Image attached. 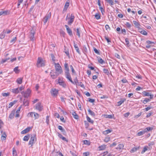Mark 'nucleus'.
<instances>
[{
    "instance_id": "nucleus-55",
    "label": "nucleus",
    "mask_w": 156,
    "mask_h": 156,
    "mask_svg": "<svg viewBox=\"0 0 156 156\" xmlns=\"http://www.w3.org/2000/svg\"><path fill=\"white\" fill-rule=\"evenodd\" d=\"M63 154L60 151H58L56 154V156H63Z\"/></svg>"
},
{
    "instance_id": "nucleus-2",
    "label": "nucleus",
    "mask_w": 156,
    "mask_h": 156,
    "mask_svg": "<svg viewBox=\"0 0 156 156\" xmlns=\"http://www.w3.org/2000/svg\"><path fill=\"white\" fill-rule=\"evenodd\" d=\"M37 66L38 67L44 66H45L44 61L41 57H39L38 58Z\"/></svg>"
},
{
    "instance_id": "nucleus-25",
    "label": "nucleus",
    "mask_w": 156,
    "mask_h": 156,
    "mask_svg": "<svg viewBox=\"0 0 156 156\" xmlns=\"http://www.w3.org/2000/svg\"><path fill=\"white\" fill-rule=\"evenodd\" d=\"M97 59L98 62L101 64H103L105 63V62L100 57L98 56Z\"/></svg>"
},
{
    "instance_id": "nucleus-6",
    "label": "nucleus",
    "mask_w": 156,
    "mask_h": 156,
    "mask_svg": "<svg viewBox=\"0 0 156 156\" xmlns=\"http://www.w3.org/2000/svg\"><path fill=\"white\" fill-rule=\"evenodd\" d=\"M50 92L52 96L56 97L58 93V90L55 88H52L51 89Z\"/></svg>"
},
{
    "instance_id": "nucleus-22",
    "label": "nucleus",
    "mask_w": 156,
    "mask_h": 156,
    "mask_svg": "<svg viewBox=\"0 0 156 156\" xmlns=\"http://www.w3.org/2000/svg\"><path fill=\"white\" fill-rule=\"evenodd\" d=\"M30 127H28L27 128H26L25 129L23 130L21 132V134H25L27 133L29 131H30Z\"/></svg>"
},
{
    "instance_id": "nucleus-50",
    "label": "nucleus",
    "mask_w": 156,
    "mask_h": 156,
    "mask_svg": "<svg viewBox=\"0 0 156 156\" xmlns=\"http://www.w3.org/2000/svg\"><path fill=\"white\" fill-rule=\"evenodd\" d=\"M110 137H106L104 139V141L106 143H108L110 140Z\"/></svg>"
},
{
    "instance_id": "nucleus-35",
    "label": "nucleus",
    "mask_w": 156,
    "mask_h": 156,
    "mask_svg": "<svg viewBox=\"0 0 156 156\" xmlns=\"http://www.w3.org/2000/svg\"><path fill=\"white\" fill-rule=\"evenodd\" d=\"M30 137L29 134H28L24 136L23 138V140L25 141H28Z\"/></svg>"
},
{
    "instance_id": "nucleus-4",
    "label": "nucleus",
    "mask_w": 156,
    "mask_h": 156,
    "mask_svg": "<svg viewBox=\"0 0 156 156\" xmlns=\"http://www.w3.org/2000/svg\"><path fill=\"white\" fill-rule=\"evenodd\" d=\"M27 116L28 117H34L35 119H38L39 117V115L35 112H30L28 114Z\"/></svg>"
},
{
    "instance_id": "nucleus-43",
    "label": "nucleus",
    "mask_w": 156,
    "mask_h": 156,
    "mask_svg": "<svg viewBox=\"0 0 156 156\" xmlns=\"http://www.w3.org/2000/svg\"><path fill=\"white\" fill-rule=\"evenodd\" d=\"M12 154L13 156H16L17 155L16 151L14 148H13Z\"/></svg>"
},
{
    "instance_id": "nucleus-23",
    "label": "nucleus",
    "mask_w": 156,
    "mask_h": 156,
    "mask_svg": "<svg viewBox=\"0 0 156 156\" xmlns=\"http://www.w3.org/2000/svg\"><path fill=\"white\" fill-rule=\"evenodd\" d=\"M11 91L13 93L15 94H17L20 92L19 90L18 87L16 88H13L12 89Z\"/></svg>"
},
{
    "instance_id": "nucleus-18",
    "label": "nucleus",
    "mask_w": 156,
    "mask_h": 156,
    "mask_svg": "<svg viewBox=\"0 0 156 156\" xmlns=\"http://www.w3.org/2000/svg\"><path fill=\"white\" fill-rule=\"evenodd\" d=\"M138 31L142 34L144 35H147V32L145 30H143L140 28L138 30Z\"/></svg>"
},
{
    "instance_id": "nucleus-51",
    "label": "nucleus",
    "mask_w": 156,
    "mask_h": 156,
    "mask_svg": "<svg viewBox=\"0 0 156 156\" xmlns=\"http://www.w3.org/2000/svg\"><path fill=\"white\" fill-rule=\"evenodd\" d=\"M99 8L100 9V10L101 11L102 14L103 15L104 13H103L105 12V10L101 6H100V7H99Z\"/></svg>"
},
{
    "instance_id": "nucleus-21",
    "label": "nucleus",
    "mask_w": 156,
    "mask_h": 156,
    "mask_svg": "<svg viewBox=\"0 0 156 156\" xmlns=\"http://www.w3.org/2000/svg\"><path fill=\"white\" fill-rule=\"evenodd\" d=\"M15 113V110H13L12 111L11 113L9 115V118L11 119H12L14 118Z\"/></svg>"
},
{
    "instance_id": "nucleus-64",
    "label": "nucleus",
    "mask_w": 156,
    "mask_h": 156,
    "mask_svg": "<svg viewBox=\"0 0 156 156\" xmlns=\"http://www.w3.org/2000/svg\"><path fill=\"white\" fill-rule=\"evenodd\" d=\"M105 28L106 29V30H110V28L109 26L107 24L105 26Z\"/></svg>"
},
{
    "instance_id": "nucleus-20",
    "label": "nucleus",
    "mask_w": 156,
    "mask_h": 156,
    "mask_svg": "<svg viewBox=\"0 0 156 156\" xmlns=\"http://www.w3.org/2000/svg\"><path fill=\"white\" fill-rule=\"evenodd\" d=\"M6 31L5 30H4L3 32L0 34V38L1 39H4L5 36Z\"/></svg>"
},
{
    "instance_id": "nucleus-27",
    "label": "nucleus",
    "mask_w": 156,
    "mask_h": 156,
    "mask_svg": "<svg viewBox=\"0 0 156 156\" xmlns=\"http://www.w3.org/2000/svg\"><path fill=\"white\" fill-rule=\"evenodd\" d=\"M6 135L5 132H4L2 135L1 137V140H4L6 139Z\"/></svg>"
},
{
    "instance_id": "nucleus-38",
    "label": "nucleus",
    "mask_w": 156,
    "mask_h": 156,
    "mask_svg": "<svg viewBox=\"0 0 156 156\" xmlns=\"http://www.w3.org/2000/svg\"><path fill=\"white\" fill-rule=\"evenodd\" d=\"M16 102L17 101L14 100L13 102H10L9 104V108H11L14 104L16 103Z\"/></svg>"
},
{
    "instance_id": "nucleus-53",
    "label": "nucleus",
    "mask_w": 156,
    "mask_h": 156,
    "mask_svg": "<svg viewBox=\"0 0 156 156\" xmlns=\"http://www.w3.org/2000/svg\"><path fill=\"white\" fill-rule=\"evenodd\" d=\"M147 150V147H144L143 150L141 152V154H143Z\"/></svg>"
},
{
    "instance_id": "nucleus-36",
    "label": "nucleus",
    "mask_w": 156,
    "mask_h": 156,
    "mask_svg": "<svg viewBox=\"0 0 156 156\" xmlns=\"http://www.w3.org/2000/svg\"><path fill=\"white\" fill-rule=\"evenodd\" d=\"M87 119V121L89 122L90 123H91L92 124H93L94 123V121L91 120L90 118L87 115L86 116Z\"/></svg>"
},
{
    "instance_id": "nucleus-9",
    "label": "nucleus",
    "mask_w": 156,
    "mask_h": 156,
    "mask_svg": "<svg viewBox=\"0 0 156 156\" xmlns=\"http://www.w3.org/2000/svg\"><path fill=\"white\" fill-rule=\"evenodd\" d=\"M50 74L51 77L53 79H55L59 75L56 72H55L54 70H51Z\"/></svg>"
},
{
    "instance_id": "nucleus-29",
    "label": "nucleus",
    "mask_w": 156,
    "mask_h": 156,
    "mask_svg": "<svg viewBox=\"0 0 156 156\" xmlns=\"http://www.w3.org/2000/svg\"><path fill=\"white\" fill-rule=\"evenodd\" d=\"M23 104L24 106H28L29 105V102L28 100L24 99L23 101Z\"/></svg>"
},
{
    "instance_id": "nucleus-31",
    "label": "nucleus",
    "mask_w": 156,
    "mask_h": 156,
    "mask_svg": "<svg viewBox=\"0 0 156 156\" xmlns=\"http://www.w3.org/2000/svg\"><path fill=\"white\" fill-rule=\"evenodd\" d=\"M106 148V145H103L101 146H99L98 147L99 150L100 151L103 150H105Z\"/></svg>"
},
{
    "instance_id": "nucleus-17",
    "label": "nucleus",
    "mask_w": 156,
    "mask_h": 156,
    "mask_svg": "<svg viewBox=\"0 0 156 156\" xmlns=\"http://www.w3.org/2000/svg\"><path fill=\"white\" fill-rule=\"evenodd\" d=\"M58 128L61 131V132L64 135H66V133L65 129H63L61 126H58Z\"/></svg>"
},
{
    "instance_id": "nucleus-37",
    "label": "nucleus",
    "mask_w": 156,
    "mask_h": 156,
    "mask_svg": "<svg viewBox=\"0 0 156 156\" xmlns=\"http://www.w3.org/2000/svg\"><path fill=\"white\" fill-rule=\"evenodd\" d=\"M95 17L97 20L100 19L101 18V16L100 14L98 13H96L95 15Z\"/></svg>"
},
{
    "instance_id": "nucleus-33",
    "label": "nucleus",
    "mask_w": 156,
    "mask_h": 156,
    "mask_svg": "<svg viewBox=\"0 0 156 156\" xmlns=\"http://www.w3.org/2000/svg\"><path fill=\"white\" fill-rule=\"evenodd\" d=\"M22 80H23L22 78H19L17 79V80H16V82L18 84H21L22 83Z\"/></svg>"
},
{
    "instance_id": "nucleus-34",
    "label": "nucleus",
    "mask_w": 156,
    "mask_h": 156,
    "mask_svg": "<svg viewBox=\"0 0 156 156\" xmlns=\"http://www.w3.org/2000/svg\"><path fill=\"white\" fill-rule=\"evenodd\" d=\"M151 99L148 98H145V99L143 100L142 101V102L144 104H146L147 102H149L151 101Z\"/></svg>"
},
{
    "instance_id": "nucleus-13",
    "label": "nucleus",
    "mask_w": 156,
    "mask_h": 156,
    "mask_svg": "<svg viewBox=\"0 0 156 156\" xmlns=\"http://www.w3.org/2000/svg\"><path fill=\"white\" fill-rule=\"evenodd\" d=\"M74 30L76 32V34L79 37H80L81 29L80 28H74Z\"/></svg>"
},
{
    "instance_id": "nucleus-61",
    "label": "nucleus",
    "mask_w": 156,
    "mask_h": 156,
    "mask_svg": "<svg viewBox=\"0 0 156 156\" xmlns=\"http://www.w3.org/2000/svg\"><path fill=\"white\" fill-rule=\"evenodd\" d=\"M83 51L84 52H87V48L85 45L83 47Z\"/></svg>"
},
{
    "instance_id": "nucleus-45",
    "label": "nucleus",
    "mask_w": 156,
    "mask_h": 156,
    "mask_svg": "<svg viewBox=\"0 0 156 156\" xmlns=\"http://www.w3.org/2000/svg\"><path fill=\"white\" fill-rule=\"evenodd\" d=\"M113 115H105V117L106 118L112 119L113 118Z\"/></svg>"
},
{
    "instance_id": "nucleus-30",
    "label": "nucleus",
    "mask_w": 156,
    "mask_h": 156,
    "mask_svg": "<svg viewBox=\"0 0 156 156\" xmlns=\"http://www.w3.org/2000/svg\"><path fill=\"white\" fill-rule=\"evenodd\" d=\"M112 131V130L108 129L104 131L103 132V133L105 135H106L111 133Z\"/></svg>"
},
{
    "instance_id": "nucleus-39",
    "label": "nucleus",
    "mask_w": 156,
    "mask_h": 156,
    "mask_svg": "<svg viewBox=\"0 0 156 156\" xmlns=\"http://www.w3.org/2000/svg\"><path fill=\"white\" fill-rule=\"evenodd\" d=\"M105 1L107 2L110 4L111 6L113 5L114 4L113 1H112V0H105Z\"/></svg>"
},
{
    "instance_id": "nucleus-59",
    "label": "nucleus",
    "mask_w": 156,
    "mask_h": 156,
    "mask_svg": "<svg viewBox=\"0 0 156 156\" xmlns=\"http://www.w3.org/2000/svg\"><path fill=\"white\" fill-rule=\"evenodd\" d=\"M152 107L151 106V105H149V106L147 108H145V110L146 111H148L149 110H150L152 108Z\"/></svg>"
},
{
    "instance_id": "nucleus-8",
    "label": "nucleus",
    "mask_w": 156,
    "mask_h": 156,
    "mask_svg": "<svg viewBox=\"0 0 156 156\" xmlns=\"http://www.w3.org/2000/svg\"><path fill=\"white\" fill-rule=\"evenodd\" d=\"M36 138L35 135H32L29 142V145H30L31 146H32L33 144L34 143V140H35L36 141Z\"/></svg>"
},
{
    "instance_id": "nucleus-60",
    "label": "nucleus",
    "mask_w": 156,
    "mask_h": 156,
    "mask_svg": "<svg viewBox=\"0 0 156 156\" xmlns=\"http://www.w3.org/2000/svg\"><path fill=\"white\" fill-rule=\"evenodd\" d=\"M9 59V58H7L5 59H2V63H4L7 61Z\"/></svg>"
},
{
    "instance_id": "nucleus-56",
    "label": "nucleus",
    "mask_w": 156,
    "mask_h": 156,
    "mask_svg": "<svg viewBox=\"0 0 156 156\" xmlns=\"http://www.w3.org/2000/svg\"><path fill=\"white\" fill-rule=\"evenodd\" d=\"M125 24L126 26V27L129 28H130L131 27V24L129 22H126Z\"/></svg>"
},
{
    "instance_id": "nucleus-48",
    "label": "nucleus",
    "mask_w": 156,
    "mask_h": 156,
    "mask_svg": "<svg viewBox=\"0 0 156 156\" xmlns=\"http://www.w3.org/2000/svg\"><path fill=\"white\" fill-rule=\"evenodd\" d=\"M137 150V148L136 147L133 148L130 151L131 153H133L136 151Z\"/></svg>"
},
{
    "instance_id": "nucleus-19",
    "label": "nucleus",
    "mask_w": 156,
    "mask_h": 156,
    "mask_svg": "<svg viewBox=\"0 0 156 156\" xmlns=\"http://www.w3.org/2000/svg\"><path fill=\"white\" fill-rule=\"evenodd\" d=\"M34 31L31 32L30 33L29 35V38L30 40L31 41H34Z\"/></svg>"
},
{
    "instance_id": "nucleus-49",
    "label": "nucleus",
    "mask_w": 156,
    "mask_h": 156,
    "mask_svg": "<svg viewBox=\"0 0 156 156\" xmlns=\"http://www.w3.org/2000/svg\"><path fill=\"white\" fill-rule=\"evenodd\" d=\"M83 143L85 144L90 145V142L87 140H83Z\"/></svg>"
},
{
    "instance_id": "nucleus-54",
    "label": "nucleus",
    "mask_w": 156,
    "mask_h": 156,
    "mask_svg": "<svg viewBox=\"0 0 156 156\" xmlns=\"http://www.w3.org/2000/svg\"><path fill=\"white\" fill-rule=\"evenodd\" d=\"M49 116L48 115L46 117V122L48 125L49 124Z\"/></svg>"
},
{
    "instance_id": "nucleus-28",
    "label": "nucleus",
    "mask_w": 156,
    "mask_h": 156,
    "mask_svg": "<svg viewBox=\"0 0 156 156\" xmlns=\"http://www.w3.org/2000/svg\"><path fill=\"white\" fill-rule=\"evenodd\" d=\"M65 68V72L69 71V69L68 66V65L67 63L65 62L64 64Z\"/></svg>"
},
{
    "instance_id": "nucleus-12",
    "label": "nucleus",
    "mask_w": 156,
    "mask_h": 156,
    "mask_svg": "<svg viewBox=\"0 0 156 156\" xmlns=\"http://www.w3.org/2000/svg\"><path fill=\"white\" fill-rule=\"evenodd\" d=\"M67 32L70 36H73V33L71 30L69 28V27L67 25H65Z\"/></svg>"
},
{
    "instance_id": "nucleus-16",
    "label": "nucleus",
    "mask_w": 156,
    "mask_h": 156,
    "mask_svg": "<svg viewBox=\"0 0 156 156\" xmlns=\"http://www.w3.org/2000/svg\"><path fill=\"white\" fill-rule=\"evenodd\" d=\"M9 11L8 10H5L0 12V16L1 15L5 16L9 14Z\"/></svg>"
},
{
    "instance_id": "nucleus-11",
    "label": "nucleus",
    "mask_w": 156,
    "mask_h": 156,
    "mask_svg": "<svg viewBox=\"0 0 156 156\" xmlns=\"http://www.w3.org/2000/svg\"><path fill=\"white\" fill-rule=\"evenodd\" d=\"M36 109L39 112L42 111L43 110V106L41 102L37 103L35 106Z\"/></svg>"
},
{
    "instance_id": "nucleus-63",
    "label": "nucleus",
    "mask_w": 156,
    "mask_h": 156,
    "mask_svg": "<svg viewBox=\"0 0 156 156\" xmlns=\"http://www.w3.org/2000/svg\"><path fill=\"white\" fill-rule=\"evenodd\" d=\"M75 49L76 50V52L78 53L80 55L81 53L79 49V48L78 47V46L77 47H75Z\"/></svg>"
},
{
    "instance_id": "nucleus-57",
    "label": "nucleus",
    "mask_w": 156,
    "mask_h": 156,
    "mask_svg": "<svg viewBox=\"0 0 156 156\" xmlns=\"http://www.w3.org/2000/svg\"><path fill=\"white\" fill-rule=\"evenodd\" d=\"M77 85L80 86L82 87H84V85L81 82H79L77 83Z\"/></svg>"
},
{
    "instance_id": "nucleus-46",
    "label": "nucleus",
    "mask_w": 156,
    "mask_h": 156,
    "mask_svg": "<svg viewBox=\"0 0 156 156\" xmlns=\"http://www.w3.org/2000/svg\"><path fill=\"white\" fill-rule=\"evenodd\" d=\"M74 81H73V82L74 83H73L74 84L77 85V83H78L79 82L78 80L77 79V78L76 76L74 79Z\"/></svg>"
},
{
    "instance_id": "nucleus-26",
    "label": "nucleus",
    "mask_w": 156,
    "mask_h": 156,
    "mask_svg": "<svg viewBox=\"0 0 156 156\" xmlns=\"http://www.w3.org/2000/svg\"><path fill=\"white\" fill-rule=\"evenodd\" d=\"M124 147V145L122 144H119L118 145V147L116 148V149L120 150L122 149H123Z\"/></svg>"
},
{
    "instance_id": "nucleus-15",
    "label": "nucleus",
    "mask_w": 156,
    "mask_h": 156,
    "mask_svg": "<svg viewBox=\"0 0 156 156\" xmlns=\"http://www.w3.org/2000/svg\"><path fill=\"white\" fill-rule=\"evenodd\" d=\"M133 23L135 27L138 28V30L140 28V26H141L139 22L137 21H136L135 20L133 21Z\"/></svg>"
},
{
    "instance_id": "nucleus-41",
    "label": "nucleus",
    "mask_w": 156,
    "mask_h": 156,
    "mask_svg": "<svg viewBox=\"0 0 156 156\" xmlns=\"http://www.w3.org/2000/svg\"><path fill=\"white\" fill-rule=\"evenodd\" d=\"M69 3L68 2H66V3L64 7V10H66L68 8V6H69Z\"/></svg>"
},
{
    "instance_id": "nucleus-24",
    "label": "nucleus",
    "mask_w": 156,
    "mask_h": 156,
    "mask_svg": "<svg viewBox=\"0 0 156 156\" xmlns=\"http://www.w3.org/2000/svg\"><path fill=\"white\" fill-rule=\"evenodd\" d=\"M58 83L64 88H66V84L64 81H59L58 82Z\"/></svg>"
},
{
    "instance_id": "nucleus-40",
    "label": "nucleus",
    "mask_w": 156,
    "mask_h": 156,
    "mask_svg": "<svg viewBox=\"0 0 156 156\" xmlns=\"http://www.w3.org/2000/svg\"><path fill=\"white\" fill-rule=\"evenodd\" d=\"M72 115L75 119H78V116L75 112H73Z\"/></svg>"
},
{
    "instance_id": "nucleus-10",
    "label": "nucleus",
    "mask_w": 156,
    "mask_h": 156,
    "mask_svg": "<svg viewBox=\"0 0 156 156\" xmlns=\"http://www.w3.org/2000/svg\"><path fill=\"white\" fill-rule=\"evenodd\" d=\"M51 13L49 12L48 13L44 18L43 21L44 23L45 24L48 20L51 18Z\"/></svg>"
},
{
    "instance_id": "nucleus-42",
    "label": "nucleus",
    "mask_w": 156,
    "mask_h": 156,
    "mask_svg": "<svg viewBox=\"0 0 156 156\" xmlns=\"http://www.w3.org/2000/svg\"><path fill=\"white\" fill-rule=\"evenodd\" d=\"M93 48L94 51L96 54L98 55H100V52L95 47H93Z\"/></svg>"
},
{
    "instance_id": "nucleus-5",
    "label": "nucleus",
    "mask_w": 156,
    "mask_h": 156,
    "mask_svg": "<svg viewBox=\"0 0 156 156\" xmlns=\"http://www.w3.org/2000/svg\"><path fill=\"white\" fill-rule=\"evenodd\" d=\"M30 93L31 90L29 88L27 89L25 91H22L21 92V94L25 98H27L29 97Z\"/></svg>"
},
{
    "instance_id": "nucleus-14",
    "label": "nucleus",
    "mask_w": 156,
    "mask_h": 156,
    "mask_svg": "<svg viewBox=\"0 0 156 156\" xmlns=\"http://www.w3.org/2000/svg\"><path fill=\"white\" fill-rule=\"evenodd\" d=\"M142 93L145 96H150V99H152L153 98L154 95L151 94L148 92L144 91L142 92Z\"/></svg>"
},
{
    "instance_id": "nucleus-47",
    "label": "nucleus",
    "mask_w": 156,
    "mask_h": 156,
    "mask_svg": "<svg viewBox=\"0 0 156 156\" xmlns=\"http://www.w3.org/2000/svg\"><path fill=\"white\" fill-rule=\"evenodd\" d=\"M103 70L105 73L106 74L108 75L109 74V71L107 69H104Z\"/></svg>"
},
{
    "instance_id": "nucleus-32",
    "label": "nucleus",
    "mask_w": 156,
    "mask_h": 156,
    "mask_svg": "<svg viewBox=\"0 0 156 156\" xmlns=\"http://www.w3.org/2000/svg\"><path fill=\"white\" fill-rule=\"evenodd\" d=\"M88 111L89 112V114L92 115V116L93 117H94L95 116V113L93 112L90 109H89L88 110Z\"/></svg>"
},
{
    "instance_id": "nucleus-1",
    "label": "nucleus",
    "mask_w": 156,
    "mask_h": 156,
    "mask_svg": "<svg viewBox=\"0 0 156 156\" xmlns=\"http://www.w3.org/2000/svg\"><path fill=\"white\" fill-rule=\"evenodd\" d=\"M75 17L73 14L71 15L69 13L67 14L66 20L68 21V24L69 25H71L74 21Z\"/></svg>"
},
{
    "instance_id": "nucleus-7",
    "label": "nucleus",
    "mask_w": 156,
    "mask_h": 156,
    "mask_svg": "<svg viewBox=\"0 0 156 156\" xmlns=\"http://www.w3.org/2000/svg\"><path fill=\"white\" fill-rule=\"evenodd\" d=\"M65 77L72 83H74L72 80L69 71L65 72Z\"/></svg>"
},
{
    "instance_id": "nucleus-44",
    "label": "nucleus",
    "mask_w": 156,
    "mask_h": 156,
    "mask_svg": "<svg viewBox=\"0 0 156 156\" xmlns=\"http://www.w3.org/2000/svg\"><path fill=\"white\" fill-rule=\"evenodd\" d=\"M125 100H122L119 101L117 102L118 106H120L121 104H122L124 101Z\"/></svg>"
},
{
    "instance_id": "nucleus-3",
    "label": "nucleus",
    "mask_w": 156,
    "mask_h": 156,
    "mask_svg": "<svg viewBox=\"0 0 156 156\" xmlns=\"http://www.w3.org/2000/svg\"><path fill=\"white\" fill-rule=\"evenodd\" d=\"M55 67L56 72L58 74H60L62 72V69L59 64L55 63Z\"/></svg>"
},
{
    "instance_id": "nucleus-52",
    "label": "nucleus",
    "mask_w": 156,
    "mask_h": 156,
    "mask_svg": "<svg viewBox=\"0 0 156 156\" xmlns=\"http://www.w3.org/2000/svg\"><path fill=\"white\" fill-rule=\"evenodd\" d=\"M70 68L71 69V71H72V72L73 73V74H75L76 73V72L73 68V66L72 65H71L70 66Z\"/></svg>"
},
{
    "instance_id": "nucleus-58",
    "label": "nucleus",
    "mask_w": 156,
    "mask_h": 156,
    "mask_svg": "<svg viewBox=\"0 0 156 156\" xmlns=\"http://www.w3.org/2000/svg\"><path fill=\"white\" fill-rule=\"evenodd\" d=\"M2 95L4 97H7L9 95V93H2Z\"/></svg>"
},
{
    "instance_id": "nucleus-62",
    "label": "nucleus",
    "mask_w": 156,
    "mask_h": 156,
    "mask_svg": "<svg viewBox=\"0 0 156 156\" xmlns=\"http://www.w3.org/2000/svg\"><path fill=\"white\" fill-rule=\"evenodd\" d=\"M144 134V133L143 131H141L138 132V133H137V135L138 136H141L142 135H143Z\"/></svg>"
}]
</instances>
